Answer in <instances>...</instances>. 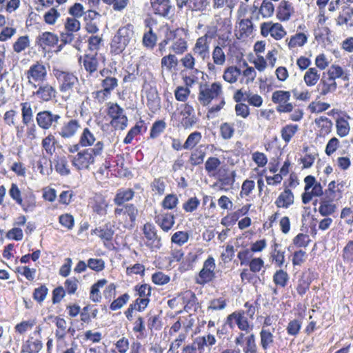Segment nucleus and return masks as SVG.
I'll return each mask as SVG.
<instances>
[{
    "label": "nucleus",
    "mask_w": 353,
    "mask_h": 353,
    "mask_svg": "<svg viewBox=\"0 0 353 353\" xmlns=\"http://www.w3.org/2000/svg\"><path fill=\"white\" fill-rule=\"evenodd\" d=\"M68 157L73 168L78 172L90 170L92 165L103 157L104 143L97 141L92 148L75 149L74 145L66 146Z\"/></svg>",
    "instance_id": "1"
},
{
    "label": "nucleus",
    "mask_w": 353,
    "mask_h": 353,
    "mask_svg": "<svg viewBox=\"0 0 353 353\" xmlns=\"http://www.w3.org/2000/svg\"><path fill=\"white\" fill-rule=\"evenodd\" d=\"M198 101L203 106H209L213 101L218 103L208 108L206 114L208 119H213L217 116L225 105V100L223 96V88L221 83H201L199 87Z\"/></svg>",
    "instance_id": "2"
},
{
    "label": "nucleus",
    "mask_w": 353,
    "mask_h": 353,
    "mask_svg": "<svg viewBox=\"0 0 353 353\" xmlns=\"http://www.w3.org/2000/svg\"><path fill=\"white\" fill-rule=\"evenodd\" d=\"M188 36L189 31L186 28L168 27L164 32V38L158 44V51L163 56L167 46L170 43L169 50L172 54H183L188 49Z\"/></svg>",
    "instance_id": "3"
},
{
    "label": "nucleus",
    "mask_w": 353,
    "mask_h": 353,
    "mask_svg": "<svg viewBox=\"0 0 353 353\" xmlns=\"http://www.w3.org/2000/svg\"><path fill=\"white\" fill-rule=\"evenodd\" d=\"M134 41V26L132 23H128L125 26H121L111 39L110 52L113 55H119Z\"/></svg>",
    "instance_id": "4"
},
{
    "label": "nucleus",
    "mask_w": 353,
    "mask_h": 353,
    "mask_svg": "<svg viewBox=\"0 0 353 353\" xmlns=\"http://www.w3.org/2000/svg\"><path fill=\"white\" fill-rule=\"evenodd\" d=\"M217 37V27L208 26L205 34L199 37L192 48L194 56L202 61L210 58L212 41Z\"/></svg>",
    "instance_id": "5"
},
{
    "label": "nucleus",
    "mask_w": 353,
    "mask_h": 353,
    "mask_svg": "<svg viewBox=\"0 0 353 353\" xmlns=\"http://www.w3.org/2000/svg\"><path fill=\"white\" fill-rule=\"evenodd\" d=\"M52 74L57 81L59 90L62 94H70L79 85V80L75 72L53 68Z\"/></svg>",
    "instance_id": "6"
},
{
    "label": "nucleus",
    "mask_w": 353,
    "mask_h": 353,
    "mask_svg": "<svg viewBox=\"0 0 353 353\" xmlns=\"http://www.w3.org/2000/svg\"><path fill=\"white\" fill-rule=\"evenodd\" d=\"M114 215L119 226L131 230L136 225L139 210L134 203H128L125 206L115 207Z\"/></svg>",
    "instance_id": "7"
},
{
    "label": "nucleus",
    "mask_w": 353,
    "mask_h": 353,
    "mask_svg": "<svg viewBox=\"0 0 353 353\" xmlns=\"http://www.w3.org/2000/svg\"><path fill=\"white\" fill-rule=\"evenodd\" d=\"M177 128L190 129L196 123L194 107L188 103H181L171 115Z\"/></svg>",
    "instance_id": "8"
},
{
    "label": "nucleus",
    "mask_w": 353,
    "mask_h": 353,
    "mask_svg": "<svg viewBox=\"0 0 353 353\" xmlns=\"http://www.w3.org/2000/svg\"><path fill=\"white\" fill-rule=\"evenodd\" d=\"M106 113L110 119V124L115 130H123L128 124V119L124 109L117 102L107 104Z\"/></svg>",
    "instance_id": "9"
},
{
    "label": "nucleus",
    "mask_w": 353,
    "mask_h": 353,
    "mask_svg": "<svg viewBox=\"0 0 353 353\" xmlns=\"http://www.w3.org/2000/svg\"><path fill=\"white\" fill-rule=\"evenodd\" d=\"M101 89L92 92L94 101L101 104L108 99L113 91L119 86V80L115 77L106 76L100 81Z\"/></svg>",
    "instance_id": "10"
},
{
    "label": "nucleus",
    "mask_w": 353,
    "mask_h": 353,
    "mask_svg": "<svg viewBox=\"0 0 353 353\" xmlns=\"http://www.w3.org/2000/svg\"><path fill=\"white\" fill-rule=\"evenodd\" d=\"M21 119L23 125L26 126V137L28 140L33 141L37 138V128L33 123L34 112L32 104L29 101L20 103Z\"/></svg>",
    "instance_id": "11"
},
{
    "label": "nucleus",
    "mask_w": 353,
    "mask_h": 353,
    "mask_svg": "<svg viewBox=\"0 0 353 353\" xmlns=\"http://www.w3.org/2000/svg\"><path fill=\"white\" fill-rule=\"evenodd\" d=\"M28 83L32 88H37L39 84L46 81L48 70L41 61H36L32 64L25 72Z\"/></svg>",
    "instance_id": "12"
},
{
    "label": "nucleus",
    "mask_w": 353,
    "mask_h": 353,
    "mask_svg": "<svg viewBox=\"0 0 353 353\" xmlns=\"http://www.w3.org/2000/svg\"><path fill=\"white\" fill-rule=\"evenodd\" d=\"M249 268H243L240 273V278L243 283H255L259 277L257 274L265 268V262L261 257H254L246 265Z\"/></svg>",
    "instance_id": "13"
},
{
    "label": "nucleus",
    "mask_w": 353,
    "mask_h": 353,
    "mask_svg": "<svg viewBox=\"0 0 353 353\" xmlns=\"http://www.w3.org/2000/svg\"><path fill=\"white\" fill-rule=\"evenodd\" d=\"M215 268V259L212 256H209L203 262V268L195 276L196 283L203 286L212 282L216 277Z\"/></svg>",
    "instance_id": "14"
},
{
    "label": "nucleus",
    "mask_w": 353,
    "mask_h": 353,
    "mask_svg": "<svg viewBox=\"0 0 353 353\" xmlns=\"http://www.w3.org/2000/svg\"><path fill=\"white\" fill-rule=\"evenodd\" d=\"M41 331L40 325L36 327L33 333L30 334L21 345V353H39L43 348Z\"/></svg>",
    "instance_id": "15"
},
{
    "label": "nucleus",
    "mask_w": 353,
    "mask_h": 353,
    "mask_svg": "<svg viewBox=\"0 0 353 353\" xmlns=\"http://www.w3.org/2000/svg\"><path fill=\"white\" fill-rule=\"evenodd\" d=\"M61 119L59 114L53 113L51 110L39 111L36 114V123L38 127L44 130L55 129Z\"/></svg>",
    "instance_id": "16"
},
{
    "label": "nucleus",
    "mask_w": 353,
    "mask_h": 353,
    "mask_svg": "<svg viewBox=\"0 0 353 353\" xmlns=\"http://www.w3.org/2000/svg\"><path fill=\"white\" fill-rule=\"evenodd\" d=\"M134 295L138 296L134 303L130 304L128 309H145L149 302L152 288L148 284H138L134 286Z\"/></svg>",
    "instance_id": "17"
},
{
    "label": "nucleus",
    "mask_w": 353,
    "mask_h": 353,
    "mask_svg": "<svg viewBox=\"0 0 353 353\" xmlns=\"http://www.w3.org/2000/svg\"><path fill=\"white\" fill-rule=\"evenodd\" d=\"M291 97L290 91L276 90L272 92V101L277 105L276 110L279 113H290L292 111L294 105L289 102Z\"/></svg>",
    "instance_id": "18"
},
{
    "label": "nucleus",
    "mask_w": 353,
    "mask_h": 353,
    "mask_svg": "<svg viewBox=\"0 0 353 353\" xmlns=\"http://www.w3.org/2000/svg\"><path fill=\"white\" fill-rule=\"evenodd\" d=\"M145 245L151 250H157L162 246L161 239L157 234L155 225L150 222L145 223L142 228Z\"/></svg>",
    "instance_id": "19"
},
{
    "label": "nucleus",
    "mask_w": 353,
    "mask_h": 353,
    "mask_svg": "<svg viewBox=\"0 0 353 353\" xmlns=\"http://www.w3.org/2000/svg\"><path fill=\"white\" fill-rule=\"evenodd\" d=\"M80 129V120L76 118H70L63 122L57 133L63 140H69L74 138Z\"/></svg>",
    "instance_id": "20"
},
{
    "label": "nucleus",
    "mask_w": 353,
    "mask_h": 353,
    "mask_svg": "<svg viewBox=\"0 0 353 353\" xmlns=\"http://www.w3.org/2000/svg\"><path fill=\"white\" fill-rule=\"evenodd\" d=\"M150 8L154 14L170 19L174 11L171 0H150Z\"/></svg>",
    "instance_id": "21"
},
{
    "label": "nucleus",
    "mask_w": 353,
    "mask_h": 353,
    "mask_svg": "<svg viewBox=\"0 0 353 353\" xmlns=\"http://www.w3.org/2000/svg\"><path fill=\"white\" fill-rule=\"evenodd\" d=\"M78 61L90 77L93 76L98 71L100 65L99 54L96 53L85 52L79 57Z\"/></svg>",
    "instance_id": "22"
},
{
    "label": "nucleus",
    "mask_w": 353,
    "mask_h": 353,
    "mask_svg": "<svg viewBox=\"0 0 353 353\" xmlns=\"http://www.w3.org/2000/svg\"><path fill=\"white\" fill-rule=\"evenodd\" d=\"M91 234H96L100 238L105 248L112 250L114 248L112 243L114 230L110 223L92 230Z\"/></svg>",
    "instance_id": "23"
},
{
    "label": "nucleus",
    "mask_w": 353,
    "mask_h": 353,
    "mask_svg": "<svg viewBox=\"0 0 353 353\" xmlns=\"http://www.w3.org/2000/svg\"><path fill=\"white\" fill-rule=\"evenodd\" d=\"M175 219V215L172 212L164 210L154 212V222L164 232H168L173 228Z\"/></svg>",
    "instance_id": "24"
},
{
    "label": "nucleus",
    "mask_w": 353,
    "mask_h": 353,
    "mask_svg": "<svg viewBox=\"0 0 353 353\" xmlns=\"http://www.w3.org/2000/svg\"><path fill=\"white\" fill-rule=\"evenodd\" d=\"M37 90L33 92L40 102L48 103L57 97V92L56 88L49 83L39 84Z\"/></svg>",
    "instance_id": "25"
},
{
    "label": "nucleus",
    "mask_w": 353,
    "mask_h": 353,
    "mask_svg": "<svg viewBox=\"0 0 353 353\" xmlns=\"http://www.w3.org/2000/svg\"><path fill=\"white\" fill-rule=\"evenodd\" d=\"M9 194L10 197L19 205L23 211L28 212L32 210L35 206L34 196H32V199L28 201H24L21 197V192L18 185L16 183H12L11 187L9 190Z\"/></svg>",
    "instance_id": "26"
},
{
    "label": "nucleus",
    "mask_w": 353,
    "mask_h": 353,
    "mask_svg": "<svg viewBox=\"0 0 353 353\" xmlns=\"http://www.w3.org/2000/svg\"><path fill=\"white\" fill-rule=\"evenodd\" d=\"M59 42L58 35L51 32H44L39 34L37 39V44L43 49H48V50H52L54 48L57 49Z\"/></svg>",
    "instance_id": "27"
},
{
    "label": "nucleus",
    "mask_w": 353,
    "mask_h": 353,
    "mask_svg": "<svg viewBox=\"0 0 353 353\" xmlns=\"http://www.w3.org/2000/svg\"><path fill=\"white\" fill-rule=\"evenodd\" d=\"M336 89V81L328 76L325 72H323L317 85V90L319 94L321 96H326L330 93L334 92Z\"/></svg>",
    "instance_id": "28"
},
{
    "label": "nucleus",
    "mask_w": 353,
    "mask_h": 353,
    "mask_svg": "<svg viewBox=\"0 0 353 353\" xmlns=\"http://www.w3.org/2000/svg\"><path fill=\"white\" fill-rule=\"evenodd\" d=\"M294 13L292 3L287 0L281 1L276 9V17L281 22L289 21Z\"/></svg>",
    "instance_id": "29"
},
{
    "label": "nucleus",
    "mask_w": 353,
    "mask_h": 353,
    "mask_svg": "<svg viewBox=\"0 0 353 353\" xmlns=\"http://www.w3.org/2000/svg\"><path fill=\"white\" fill-rule=\"evenodd\" d=\"M91 208L95 214L105 216L108 212L109 203L106 197L101 193H95L91 199Z\"/></svg>",
    "instance_id": "30"
},
{
    "label": "nucleus",
    "mask_w": 353,
    "mask_h": 353,
    "mask_svg": "<svg viewBox=\"0 0 353 353\" xmlns=\"http://www.w3.org/2000/svg\"><path fill=\"white\" fill-rule=\"evenodd\" d=\"M294 203V194L288 188H285L274 201V204L278 209H288Z\"/></svg>",
    "instance_id": "31"
},
{
    "label": "nucleus",
    "mask_w": 353,
    "mask_h": 353,
    "mask_svg": "<svg viewBox=\"0 0 353 353\" xmlns=\"http://www.w3.org/2000/svg\"><path fill=\"white\" fill-rule=\"evenodd\" d=\"M146 105L148 109L153 113L157 112L161 108V98L157 88L150 86L145 90Z\"/></svg>",
    "instance_id": "32"
},
{
    "label": "nucleus",
    "mask_w": 353,
    "mask_h": 353,
    "mask_svg": "<svg viewBox=\"0 0 353 353\" xmlns=\"http://www.w3.org/2000/svg\"><path fill=\"white\" fill-rule=\"evenodd\" d=\"M316 137L324 138L331 133L333 123L332 121L324 116L315 119Z\"/></svg>",
    "instance_id": "33"
},
{
    "label": "nucleus",
    "mask_w": 353,
    "mask_h": 353,
    "mask_svg": "<svg viewBox=\"0 0 353 353\" xmlns=\"http://www.w3.org/2000/svg\"><path fill=\"white\" fill-rule=\"evenodd\" d=\"M96 141V137L94 134L91 132L90 129L88 127L84 128L80 134L79 141L73 143L71 145H74V148H92L94 145Z\"/></svg>",
    "instance_id": "34"
},
{
    "label": "nucleus",
    "mask_w": 353,
    "mask_h": 353,
    "mask_svg": "<svg viewBox=\"0 0 353 353\" xmlns=\"http://www.w3.org/2000/svg\"><path fill=\"white\" fill-rule=\"evenodd\" d=\"M134 194L135 192L132 188H120L117 191L113 199L114 203L116 207L125 206L133 199Z\"/></svg>",
    "instance_id": "35"
},
{
    "label": "nucleus",
    "mask_w": 353,
    "mask_h": 353,
    "mask_svg": "<svg viewBox=\"0 0 353 353\" xmlns=\"http://www.w3.org/2000/svg\"><path fill=\"white\" fill-rule=\"evenodd\" d=\"M58 141L55 134L52 132H48L47 135L41 140V148L43 153L52 157L56 153Z\"/></svg>",
    "instance_id": "36"
},
{
    "label": "nucleus",
    "mask_w": 353,
    "mask_h": 353,
    "mask_svg": "<svg viewBox=\"0 0 353 353\" xmlns=\"http://www.w3.org/2000/svg\"><path fill=\"white\" fill-rule=\"evenodd\" d=\"M270 261L276 267L281 268L285 263V251L281 249V245L274 242L272 245V250L270 253Z\"/></svg>",
    "instance_id": "37"
},
{
    "label": "nucleus",
    "mask_w": 353,
    "mask_h": 353,
    "mask_svg": "<svg viewBox=\"0 0 353 353\" xmlns=\"http://www.w3.org/2000/svg\"><path fill=\"white\" fill-rule=\"evenodd\" d=\"M49 319H52V322L56 325L54 335L57 342L63 341L66 337V331L68 329L66 321L59 316H50Z\"/></svg>",
    "instance_id": "38"
},
{
    "label": "nucleus",
    "mask_w": 353,
    "mask_h": 353,
    "mask_svg": "<svg viewBox=\"0 0 353 353\" xmlns=\"http://www.w3.org/2000/svg\"><path fill=\"white\" fill-rule=\"evenodd\" d=\"M147 129L148 128L145 121L142 119H140L128 132L125 137L123 141V143L126 145L130 144L135 137L142 134L143 132H145Z\"/></svg>",
    "instance_id": "39"
},
{
    "label": "nucleus",
    "mask_w": 353,
    "mask_h": 353,
    "mask_svg": "<svg viewBox=\"0 0 353 353\" xmlns=\"http://www.w3.org/2000/svg\"><path fill=\"white\" fill-rule=\"evenodd\" d=\"M203 147V145H199L196 149L190 150L188 162L192 167L199 166L204 163L206 152L202 149Z\"/></svg>",
    "instance_id": "40"
},
{
    "label": "nucleus",
    "mask_w": 353,
    "mask_h": 353,
    "mask_svg": "<svg viewBox=\"0 0 353 353\" xmlns=\"http://www.w3.org/2000/svg\"><path fill=\"white\" fill-rule=\"evenodd\" d=\"M213 63H208L207 66L209 70H214L215 65H223L226 61V55L221 46H214L212 52Z\"/></svg>",
    "instance_id": "41"
},
{
    "label": "nucleus",
    "mask_w": 353,
    "mask_h": 353,
    "mask_svg": "<svg viewBox=\"0 0 353 353\" xmlns=\"http://www.w3.org/2000/svg\"><path fill=\"white\" fill-rule=\"evenodd\" d=\"M350 117L346 113L336 118L335 125L336 134L339 137L342 138L349 134L350 131Z\"/></svg>",
    "instance_id": "42"
},
{
    "label": "nucleus",
    "mask_w": 353,
    "mask_h": 353,
    "mask_svg": "<svg viewBox=\"0 0 353 353\" xmlns=\"http://www.w3.org/2000/svg\"><path fill=\"white\" fill-rule=\"evenodd\" d=\"M336 201L322 196L319 201L318 212L323 216L332 215L336 210Z\"/></svg>",
    "instance_id": "43"
},
{
    "label": "nucleus",
    "mask_w": 353,
    "mask_h": 353,
    "mask_svg": "<svg viewBox=\"0 0 353 353\" xmlns=\"http://www.w3.org/2000/svg\"><path fill=\"white\" fill-rule=\"evenodd\" d=\"M308 34L306 32H296L290 38L285 39L286 44L290 50L301 48L307 43Z\"/></svg>",
    "instance_id": "44"
},
{
    "label": "nucleus",
    "mask_w": 353,
    "mask_h": 353,
    "mask_svg": "<svg viewBox=\"0 0 353 353\" xmlns=\"http://www.w3.org/2000/svg\"><path fill=\"white\" fill-rule=\"evenodd\" d=\"M179 64V61L176 55L172 53L164 55L161 59V72H172L174 70Z\"/></svg>",
    "instance_id": "45"
},
{
    "label": "nucleus",
    "mask_w": 353,
    "mask_h": 353,
    "mask_svg": "<svg viewBox=\"0 0 353 353\" xmlns=\"http://www.w3.org/2000/svg\"><path fill=\"white\" fill-rule=\"evenodd\" d=\"M17 112L14 110H10L5 112L3 119L8 126H15L16 135L17 138H21L23 135V126L16 125Z\"/></svg>",
    "instance_id": "46"
},
{
    "label": "nucleus",
    "mask_w": 353,
    "mask_h": 353,
    "mask_svg": "<svg viewBox=\"0 0 353 353\" xmlns=\"http://www.w3.org/2000/svg\"><path fill=\"white\" fill-rule=\"evenodd\" d=\"M238 30H236V36L239 39H245L252 34L253 24L250 19H241L239 23Z\"/></svg>",
    "instance_id": "47"
},
{
    "label": "nucleus",
    "mask_w": 353,
    "mask_h": 353,
    "mask_svg": "<svg viewBox=\"0 0 353 353\" xmlns=\"http://www.w3.org/2000/svg\"><path fill=\"white\" fill-rule=\"evenodd\" d=\"M299 130V125L294 123L286 124L280 130L281 137L286 144H288L296 136Z\"/></svg>",
    "instance_id": "48"
},
{
    "label": "nucleus",
    "mask_w": 353,
    "mask_h": 353,
    "mask_svg": "<svg viewBox=\"0 0 353 353\" xmlns=\"http://www.w3.org/2000/svg\"><path fill=\"white\" fill-rule=\"evenodd\" d=\"M312 279L307 272H303L297 281L296 290L299 295L303 296L309 290Z\"/></svg>",
    "instance_id": "49"
},
{
    "label": "nucleus",
    "mask_w": 353,
    "mask_h": 353,
    "mask_svg": "<svg viewBox=\"0 0 353 353\" xmlns=\"http://www.w3.org/2000/svg\"><path fill=\"white\" fill-rule=\"evenodd\" d=\"M103 46L102 34L91 35L87 39V50L85 52L99 54V51Z\"/></svg>",
    "instance_id": "50"
},
{
    "label": "nucleus",
    "mask_w": 353,
    "mask_h": 353,
    "mask_svg": "<svg viewBox=\"0 0 353 353\" xmlns=\"http://www.w3.org/2000/svg\"><path fill=\"white\" fill-rule=\"evenodd\" d=\"M224 173H219L218 174V183H220V189L225 191L231 188L234 181L236 177V173L234 171L228 172V170H225Z\"/></svg>",
    "instance_id": "51"
},
{
    "label": "nucleus",
    "mask_w": 353,
    "mask_h": 353,
    "mask_svg": "<svg viewBox=\"0 0 353 353\" xmlns=\"http://www.w3.org/2000/svg\"><path fill=\"white\" fill-rule=\"evenodd\" d=\"M221 161L216 157H209L204 161L205 170L209 176H216L219 174V169L221 166Z\"/></svg>",
    "instance_id": "52"
},
{
    "label": "nucleus",
    "mask_w": 353,
    "mask_h": 353,
    "mask_svg": "<svg viewBox=\"0 0 353 353\" xmlns=\"http://www.w3.org/2000/svg\"><path fill=\"white\" fill-rule=\"evenodd\" d=\"M311 240L310 236L303 233H299L293 239L292 243L288 247V250H292L295 249H303L305 250L309 245Z\"/></svg>",
    "instance_id": "53"
},
{
    "label": "nucleus",
    "mask_w": 353,
    "mask_h": 353,
    "mask_svg": "<svg viewBox=\"0 0 353 353\" xmlns=\"http://www.w3.org/2000/svg\"><path fill=\"white\" fill-rule=\"evenodd\" d=\"M260 345L265 351L274 345V336L270 329L262 327L259 332Z\"/></svg>",
    "instance_id": "54"
},
{
    "label": "nucleus",
    "mask_w": 353,
    "mask_h": 353,
    "mask_svg": "<svg viewBox=\"0 0 353 353\" xmlns=\"http://www.w3.org/2000/svg\"><path fill=\"white\" fill-rule=\"evenodd\" d=\"M232 318L235 319V323H236L239 329L241 331L249 332L252 330L253 326L249 324L248 318L245 316L244 311L239 313L233 312L229 316V319Z\"/></svg>",
    "instance_id": "55"
},
{
    "label": "nucleus",
    "mask_w": 353,
    "mask_h": 353,
    "mask_svg": "<svg viewBox=\"0 0 353 353\" xmlns=\"http://www.w3.org/2000/svg\"><path fill=\"white\" fill-rule=\"evenodd\" d=\"M325 73L335 81L336 79H341L344 81H347L350 79V74L337 64H332Z\"/></svg>",
    "instance_id": "56"
},
{
    "label": "nucleus",
    "mask_w": 353,
    "mask_h": 353,
    "mask_svg": "<svg viewBox=\"0 0 353 353\" xmlns=\"http://www.w3.org/2000/svg\"><path fill=\"white\" fill-rule=\"evenodd\" d=\"M216 343V339L214 335L208 334L206 336H198L191 344L196 347L199 351L202 352L204 350L205 347L212 346Z\"/></svg>",
    "instance_id": "57"
},
{
    "label": "nucleus",
    "mask_w": 353,
    "mask_h": 353,
    "mask_svg": "<svg viewBox=\"0 0 353 353\" xmlns=\"http://www.w3.org/2000/svg\"><path fill=\"white\" fill-rule=\"evenodd\" d=\"M321 78L316 68H310L303 75V81L307 87L316 85Z\"/></svg>",
    "instance_id": "58"
},
{
    "label": "nucleus",
    "mask_w": 353,
    "mask_h": 353,
    "mask_svg": "<svg viewBox=\"0 0 353 353\" xmlns=\"http://www.w3.org/2000/svg\"><path fill=\"white\" fill-rule=\"evenodd\" d=\"M272 279L276 287L285 288L288 284L290 276L286 271L280 268L274 273Z\"/></svg>",
    "instance_id": "59"
},
{
    "label": "nucleus",
    "mask_w": 353,
    "mask_h": 353,
    "mask_svg": "<svg viewBox=\"0 0 353 353\" xmlns=\"http://www.w3.org/2000/svg\"><path fill=\"white\" fill-rule=\"evenodd\" d=\"M324 192L323 191L322 185L320 183H316L310 192H303L301 195L302 203L303 204H307L310 203L313 196H323Z\"/></svg>",
    "instance_id": "60"
},
{
    "label": "nucleus",
    "mask_w": 353,
    "mask_h": 353,
    "mask_svg": "<svg viewBox=\"0 0 353 353\" xmlns=\"http://www.w3.org/2000/svg\"><path fill=\"white\" fill-rule=\"evenodd\" d=\"M339 185L336 184L334 181L330 182L323 196L334 201L339 200L342 195V191L339 188Z\"/></svg>",
    "instance_id": "61"
},
{
    "label": "nucleus",
    "mask_w": 353,
    "mask_h": 353,
    "mask_svg": "<svg viewBox=\"0 0 353 353\" xmlns=\"http://www.w3.org/2000/svg\"><path fill=\"white\" fill-rule=\"evenodd\" d=\"M179 200L176 194L171 193L167 194L161 202V210L168 211L175 209Z\"/></svg>",
    "instance_id": "62"
},
{
    "label": "nucleus",
    "mask_w": 353,
    "mask_h": 353,
    "mask_svg": "<svg viewBox=\"0 0 353 353\" xmlns=\"http://www.w3.org/2000/svg\"><path fill=\"white\" fill-rule=\"evenodd\" d=\"M54 169L61 176H68L71 172L68 162L65 157H59L55 159Z\"/></svg>",
    "instance_id": "63"
},
{
    "label": "nucleus",
    "mask_w": 353,
    "mask_h": 353,
    "mask_svg": "<svg viewBox=\"0 0 353 353\" xmlns=\"http://www.w3.org/2000/svg\"><path fill=\"white\" fill-rule=\"evenodd\" d=\"M201 139L202 134L200 132L194 131L190 133L184 142V150H190L196 149Z\"/></svg>",
    "instance_id": "64"
}]
</instances>
